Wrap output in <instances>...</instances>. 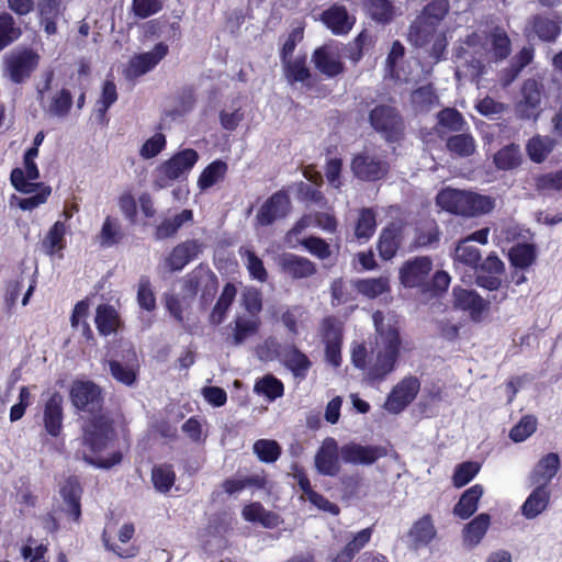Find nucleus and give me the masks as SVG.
I'll list each match as a JSON object with an SVG mask.
<instances>
[{
  "label": "nucleus",
  "instance_id": "f257e3e1",
  "mask_svg": "<svg viewBox=\"0 0 562 562\" xmlns=\"http://www.w3.org/2000/svg\"><path fill=\"white\" fill-rule=\"evenodd\" d=\"M71 405L90 416L82 425V443L89 450L83 460L98 469L109 470L123 461V453L113 450L108 456L102 452L116 439L114 419L104 408L103 389L92 380L76 379L69 390Z\"/></svg>",
  "mask_w": 562,
  "mask_h": 562
},
{
  "label": "nucleus",
  "instance_id": "f03ea898",
  "mask_svg": "<svg viewBox=\"0 0 562 562\" xmlns=\"http://www.w3.org/2000/svg\"><path fill=\"white\" fill-rule=\"evenodd\" d=\"M383 321V313L376 311L373 314L376 335L370 350L363 342L355 344L351 348V363L363 371L364 379L370 384L383 382L396 369L401 356L400 329L396 323L385 325Z\"/></svg>",
  "mask_w": 562,
  "mask_h": 562
},
{
  "label": "nucleus",
  "instance_id": "7ed1b4c3",
  "mask_svg": "<svg viewBox=\"0 0 562 562\" xmlns=\"http://www.w3.org/2000/svg\"><path fill=\"white\" fill-rule=\"evenodd\" d=\"M436 203L441 210L464 217L487 214L495 206L488 195L452 188L442 189L436 196Z\"/></svg>",
  "mask_w": 562,
  "mask_h": 562
},
{
  "label": "nucleus",
  "instance_id": "20e7f679",
  "mask_svg": "<svg viewBox=\"0 0 562 562\" xmlns=\"http://www.w3.org/2000/svg\"><path fill=\"white\" fill-rule=\"evenodd\" d=\"M371 127L390 144L400 143L405 138L406 124L401 111L386 103L376 104L368 116Z\"/></svg>",
  "mask_w": 562,
  "mask_h": 562
},
{
  "label": "nucleus",
  "instance_id": "39448f33",
  "mask_svg": "<svg viewBox=\"0 0 562 562\" xmlns=\"http://www.w3.org/2000/svg\"><path fill=\"white\" fill-rule=\"evenodd\" d=\"M218 288V279L205 263L198 265L183 279V292L191 299L200 292L201 304L207 305L213 301Z\"/></svg>",
  "mask_w": 562,
  "mask_h": 562
},
{
  "label": "nucleus",
  "instance_id": "423d86ee",
  "mask_svg": "<svg viewBox=\"0 0 562 562\" xmlns=\"http://www.w3.org/2000/svg\"><path fill=\"white\" fill-rule=\"evenodd\" d=\"M199 160V154L193 148H186L173 154L157 168L156 184L166 188L172 181L188 175Z\"/></svg>",
  "mask_w": 562,
  "mask_h": 562
},
{
  "label": "nucleus",
  "instance_id": "0eeeda50",
  "mask_svg": "<svg viewBox=\"0 0 562 562\" xmlns=\"http://www.w3.org/2000/svg\"><path fill=\"white\" fill-rule=\"evenodd\" d=\"M40 55L31 48H24L5 59L9 79L16 85L26 81L38 67Z\"/></svg>",
  "mask_w": 562,
  "mask_h": 562
},
{
  "label": "nucleus",
  "instance_id": "6e6552de",
  "mask_svg": "<svg viewBox=\"0 0 562 562\" xmlns=\"http://www.w3.org/2000/svg\"><path fill=\"white\" fill-rule=\"evenodd\" d=\"M292 204L289 193L281 189L272 193L259 207L256 222L260 226H270L276 221L282 220L291 212Z\"/></svg>",
  "mask_w": 562,
  "mask_h": 562
},
{
  "label": "nucleus",
  "instance_id": "1a4fd4ad",
  "mask_svg": "<svg viewBox=\"0 0 562 562\" xmlns=\"http://www.w3.org/2000/svg\"><path fill=\"white\" fill-rule=\"evenodd\" d=\"M350 167L357 179L367 182L381 180L389 172V164L385 160L368 153L356 154Z\"/></svg>",
  "mask_w": 562,
  "mask_h": 562
},
{
  "label": "nucleus",
  "instance_id": "9d476101",
  "mask_svg": "<svg viewBox=\"0 0 562 562\" xmlns=\"http://www.w3.org/2000/svg\"><path fill=\"white\" fill-rule=\"evenodd\" d=\"M387 456L384 446L367 445L350 441L340 447V458L345 463L355 465H372L379 459Z\"/></svg>",
  "mask_w": 562,
  "mask_h": 562
},
{
  "label": "nucleus",
  "instance_id": "9b49d317",
  "mask_svg": "<svg viewBox=\"0 0 562 562\" xmlns=\"http://www.w3.org/2000/svg\"><path fill=\"white\" fill-rule=\"evenodd\" d=\"M419 390L420 382L416 376H405L387 395L385 409L392 414L403 412L416 398Z\"/></svg>",
  "mask_w": 562,
  "mask_h": 562
},
{
  "label": "nucleus",
  "instance_id": "f8f14e48",
  "mask_svg": "<svg viewBox=\"0 0 562 562\" xmlns=\"http://www.w3.org/2000/svg\"><path fill=\"white\" fill-rule=\"evenodd\" d=\"M432 270V260L428 256H418L405 261L400 268V280L405 288H425Z\"/></svg>",
  "mask_w": 562,
  "mask_h": 562
},
{
  "label": "nucleus",
  "instance_id": "ddd939ff",
  "mask_svg": "<svg viewBox=\"0 0 562 562\" xmlns=\"http://www.w3.org/2000/svg\"><path fill=\"white\" fill-rule=\"evenodd\" d=\"M521 101L518 109L522 117L537 120L541 112L542 99L546 97L544 85L533 78L526 79L521 87Z\"/></svg>",
  "mask_w": 562,
  "mask_h": 562
},
{
  "label": "nucleus",
  "instance_id": "4468645a",
  "mask_svg": "<svg viewBox=\"0 0 562 562\" xmlns=\"http://www.w3.org/2000/svg\"><path fill=\"white\" fill-rule=\"evenodd\" d=\"M64 397L55 391L44 403L43 408V427L52 438H57L61 435L64 429Z\"/></svg>",
  "mask_w": 562,
  "mask_h": 562
},
{
  "label": "nucleus",
  "instance_id": "2eb2a0df",
  "mask_svg": "<svg viewBox=\"0 0 562 562\" xmlns=\"http://www.w3.org/2000/svg\"><path fill=\"white\" fill-rule=\"evenodd\" d=\"M340 448L336 439L326 438L315 456V467L319 474L336 476L340 471Z\"/></svg>",
  "mask_w": 562,
  "mask_h": 562
},
{
  "label": "nucleus",
  "instance_id": "dca6fc26",
  "mask_svg": "<svg viewBox=\"0 0 562 562\" xmlns=\"http://www.w3.org/2000/svg\"><path fill=\"white\" fill-rule=\"evenodd\" d=\"M168 45L157 43L150 52L137 54L130 60L127 72L131 77H140L153 70L168 55Z\"/></svg>",
  "mask_w": 562,
  "mask_h": 562
},
{
  "label": "nucleus",
  "instance_id": "f3484780",
  "mask_svg": "<svg viewBox=\"0 0 562 562\" xmlns=\"http://www.w3.org/2000/svg\"><path fill=\"white\" fill-rule=\"evenodd\" d=\"M280 271L294 280L306 279L317 272L316 265L306 257L285 252L279 257Z\"/></svg>",
  "mask_w": 562,
  "mask_h": 562
},
{
  "label": "nucleus",
  "instance_id": "a211bd4d",
  "mask_svg": "<svg viewBox=\"0 0 562 562\" xmlns=\"http://www.w3.org/2000/svg\"><path fill=\"white\" fill-rule=\"evenodd\" d=\"M321 21L334 35L348 34L356 23L345 5L334 3L321 14Z\"/></svg>",
  "mask_w": 562,
  "mask_h": 562
},
{
  "label": "nucleus",
  "instance_id": "6ab92c4d",
  "mask_svg": "<svg viewBox=\"0 0 562 562\" xmlns=\"http://www.w3.org/2000/svg\"><path fill=\"white\" fill-rule=\"evenodd\" d=\"M454 307L469 312L473 321H480L482 314L490 308L491 301L483 299L474 290L453 289Z\"/></svg>",
  "mask_w": 562,
  "mask_h": 562
},
{
  "label": "nucleus",
  "instance_id": "aec40b11",
  "mask_svg": "<svg viewBox=\"0 0 562 562\" xmlns=\"http://www.w3.org/2000/svg\"><path fill=\"white\" fill-rule=\"evenodd\" d=\"M282 366L291 372L293 378L305 380L313 367L312 360L295 344L284 345Z\"/></svg>",
  "mask_w": 562,
  "mask_h": 562
},
{
  "label": "nucleus",
  "instance_id": "412c9836",
  "mask_svg": "<svg viewBox=\"0 0 562 562\" xmlns=\"http://www.w3.org/2000/svg\"><path fill=\"white\" fill-rule=\"evenodd\" d=\"M202 251V245L196 239H188L175 246L166 258V267L171 271H180Z\"/></svg>",
  "mask_w": 562,
  "mask_h": 562
},
{
  "label": "nucleus",
  "instance_id": "4be33fe9",
  "mask_svg": "<svg viewBox=\"0 0 562 562\" xmlns=\"http://www.w3.org/2000/svg\"><path fill=\"white\" fill-rule=\"evenodd\" d=\"M312 61L315 68L327 78H335L345 71V65L329 45H322L314 49Z\"/></svg>",
  "mask_w": 562,
  "mask_h": 562
},
{
  "label": "nucleus",
  "instance_id": "5701e85b",
  "mask_svg": "<svg viewBox=\"0 0 562 562\" xmlns=\"http://www.w3.org/2000/svg\"><path fill=\"white\" fill-rule=\"evenodd\" d=\"M561 19L559 15L535 14L529 24L538 38L546 43H553L561 34Z\"/></svg>",
  "mask_w": 562,
  "mask_h": 562
},
{
  "label": "nucleus",
  "instance_id": "b1692460",
  "mask_svg": "<svg viewBox=\"0 0 562 562\" xmlns=\"http://www.w3.org/2000/svg\"><path fill=\"white\" fill-rule=\"evenodd\" d=\"M373 531V526H370L353 533L342 549L328 558V562H352L356 555L371 541Z\"/></svg>",
  "mask_w": 562,
  "mask_h": 562
},
{
  "label": "nucleus",
  "instance_id": "393cba45",
  "mask_svg": "<svg viewBox=\"0 0 562 562\" xmlns=\"http://www.w3.org/2000/svg\"><path fill=\"white\" fill-rule=\"evenodd\" d=\"M403 241V228L401 225L391 223L385 226L379 236L378 251L383 260H391L397 254Z\"/></svg>",
  "mask_w": 562,
  "mask_h": 562
},
{
  "label": "nucleus",
  "instance_id": "a878e982",
  "mask_svg": "<svg viewBox=\"0 0 562 562\" xmlns=\"http://www.w3.org/2000/svg\"><path fill=\"white\" fill-rule=\"evenodd\" d=\"M437 535L436 527L430 514H426L412 525L407 532L411 547L415 550L427 547Z\"/></svg>",
  "mask_w": 562,
  "mask_h": 562
},
{
  "label": "nucleus",
  "instance_id": "bb28decb",
  "mask_svg": "<svg viewBox=\"0 0 562 562\" xmlns=\"http://www.w3.org/2000/svg\"><path fill=\"white\" fill-rule=\"evenodd\" d=\"M551 499L550 486L535 485L520 507L521 515L526 519H535L549 506Z\"/></svg>",
  "mask_w": 562,
  "mask_h": 562
},
{
  "label": "nucleus",
  "instance_id": "cd10ccee",
  "mask_svg": "<svg viewBox=\"0 0 562 562\" xmlns=\"http://www.w3.org/2000/svg\"><path fill=\"white\" fill-rule=\"evenodd\" d=\"M560 469V457L555 452L543 456L530 474L532 485L550 486L552 479Z\"/></svg>",
  "mask_w": 562,
  "mask_h": 562
},
{
  "label": "nucleus",
  "instance_id": "c85d7f7f",
  "mask_svg": "<svg viewBox=\"0 0 562 562\" xmlns=\"http://www.w3.org/2000/svg\"><path fill=\"white\" fill-rule=\"evenodd\" d=\"M108 364L112 378L119 383L132 386L137 382L139 364L134 350L131 352V358L127 363L124 364L117 360H110Z\"/></svg>",
  "mask_w": 562,
  "mask_h": 562
},
{
  "label": "nucleus",
  "instance_id": "c756f323",
  "mask_svg": "<svg viewBox=\"0 0 562 562\" xmlns=\"http://www.w3.org/2000/svg\"><path fill=\"white\" fill-rule=\"evenodd\" d=\"M484 490L481 484H474L465 490L458 503L453 507L454 516L462 520L469 519L477 510L479 502L483 496Z\"/></svg>",
  "mask_w": 562,
  "mask_h": 562
},
{
  "label": "nucleus",
  "instance_id": "7c9ffc66",
  "mask_svg": "<svg viewBox=\"0 0 562 562\" xmlns=\"http://www.w3.org/2000/svg\"><path fill=\"white\" fill-rule=\"evenodd\" d=\"M283 72L290 85L297 82L304 83L307 88H312V72L307 66L306 56H297L289 60L282 61Z\"/></svg>",
  "mask_w": 562,
  "mask_h": 562
},
{
  "label": "nucleus",
  "instance_id": "2f4dec72",
  "mask_svg": "<svg viewBox=\"0 0 562 562\" xmlns=\"http://www.w3.org/2000/svg\"><path fill=\"white\" fill-rule=\"evenodd\" d=\"M25 170L14 168L11 171L10 180L14 189L22 193H31L35 190L36 184L27 180H37L40 171L34 160H23Z\"/></svg>",
  "mask_w": 562,
  "mask_h": 562
},
{
  "label": "nucleus",
  "instance_id": "473e14b6",
  "mask_svg": "<svg viewBox=\"0 0 562 562\" xmlns=\"http://www.w3.org/2000/svg\"><path fill=\"white\" fill-rule=\"evenodd\" d=\"M237 294V289L234 283L227 282L217 299L214 307L212 308L209 322L214 326L221 325L226 318L227 312L233 305Z\"/></svg>",
  "mask_w": 562,
  "mask_h": 562
},
{
  "label": "nucleus",
  "instance_id": "72a5a7b5",
  "mask_svg": "<svg viewBox=\"0 0 562 562\" xmlns=\"http://www.w3.org/2000/svg\"><path fill=\"white\" fill-rule=\"evenodd\" d=\"M40 25L50 36L57 33V21L61 15L60 0H42L38 4Z\"/></svg>",
  "mask_w": 562,
  "mask_h": 562
},
{
  "label": "nucleus",
  "instance_id": "f704fd0d",
  "mask_svg": "<svg viewBox=\"0 0 562 562\" xmlns=\"http://www.w3.org/2000/svg\"><path fill=\"white\" fill-rule=\"evenodd\" d=\"M498 170L509 171L517 169L522 162V154L518 144L510 143L498 149L493 157Z\"/></svg>",
  "mask_w": 562,
  "mask_h": 562
},
{
  "label": "nucleus",
  "instance_id": "c9c22d12",
  "mask_svg": "<svg viewBox=\"0 0 562 562\" xmlns=\"http://www.w3.org/2000/svg\"><path fill=\"white\" fill-rule=\"evenodd\" d=\"M94 323L101 336H110L120 327L116 310L110 304H100L95 311Z\"/></svg>",
  "mask_w": 562,
  "mask_h": 562
},
{
  "label": "nucleus",
  "instance_id": "e433bc0d",
  "mask_svg": "<svg viewBox=\"0 0 562 562\" xmlns=\"http://www.w3.org/2000/svg\"><path fill=\"white\" fill-rule=\"evenodd\" d=\"M228 165L222 160L216 159L210 162L200 173L198 178V187L201 191H205L220 181H223L227 175Z\"/></svg>",
  "mask_w": 562,
  "mask_h": 562
},
{
  "label": "nucleus",
  "instance_id": "4c0bfd02",
  "mask_svg": "<svg viewBox=\"0 0 562 562\" xmlns=\"http://www.w3.org/2000/svg\"><path fill=\"white\" fill-rule=\"evenodd\" d=\"M176 472L170 463L156 464L150 472V480L155 490L168 494L176 483Z\"/></svg>",
  "mask_w": 562,
  "mask_h": 562
},
{
  "label": "nucleus",
  "instance_id": "58836bf2",
  "mask_svg": "<svg viewBox=\"0 0 562 562\" xmlns=\"http://www.w3.org/2000/svg\"><path fill=\"white\" fill-rule=\"evenodd\" d=\"M491 525V516L486 513H482L474 517L463 528V540L471 547H474L481 542Z\"/></svg>",
  "mask_w": 562,
  "mask_h": 562
},
{
  "label": "nucleus",
  "instance_id": "ea45409f",
  "mask_svg": "<svg viewBox=\"0 0 562 562\" xmlns=\"http://www.w3.org/2000/svg\"><path fill=\"white\" fill-rule=\"evenodd\" d=\"M331 304L334 306L344 305L356 301L358 289L356 280L335 279L330 284Z\"/></svg>",
  "mask_w": 562,
  "mask_h": 562
},
{
  "label": "nucleus",
  "instance_id": "a19ab883",
  "mask_svg": "<svg viewBox=\"0 0 562 562\" xmlns=\"http://www.w3.org/2000/svg\"><path fill=\"white\" fill-rule=\"evenodd\" d=\"M447 149L458 157H470L476 149V143L473 135L469 132H459L446 140Z\"/></svg>",
  "mask_w": 562,
  "mask_h": 562
},
{
  "label": "nucleus",
  "instance_id": "79ce46f5",
  "mask_svg": "<svg viewBox=\"0 0 562 562\" xmlns=\"http://www.w3.org/2000/svg\"><path fill=\"white\" fill-rule=\"evenodd\" d=\"M66 224L57 221L49 228L46 236L42 240V248L45 254L53 256L66 248Z\"/></svg>",
  "mask_w": 562,
  "mask_h": 562
},
{
  "label": "nucleus",
  "instance_id": "37998d69",
  "mask_svg": "<svg viewBox=\"0 0 562 562\" xmlns=\"http://www.w3.org/2000/svg\"><path fill=\"white\" fill-rule=\"evenodd\" d=\"M192 220L193 212L189 209H184L175 216L165 218L156 227V236L160 239L169 238L173 236L184 223L191 222Z\"/></svg>",
  "mask_w": 562,
  "mask_h": 562
},
{
  "label": "nucleus",
  "instance_id": "c03bdc74",
  "mask_svg": "<svg viewBox=\"0 0 562 562\" xmlns=\"http://www.w3.org/2000/svg\"><path fill=\"white\" fill-rule=\"evenodd\" d=\"M358 294L375 299L391 291L389 279L385 277L356 279Z\"/></svg>",
  "mask_w": 562,
  "mask_h": 562
},
{
  "label": "nucleus",
  "instance_id": "a18cd8bd",
  "mask_svg": "<svg viewBox=\"0 0 562 562\" xmlns=\"http://www.w3.org/2000/svg\"><path fill=\"white\" fill-rule=\"evenodd\" d=\"M376 229L375 212L370 207H363L359 211V216L355 225V236L358 240H369Z\"/></svg>",
  "mask_w": 562,
  "mask_h": 562
},
{
  "label": "nucleus",
  "instance_id": "49530a36",
  "mask_svg": "<svg viewBox=\"0 0 562 562\" xmlns=\"http://www.w3.org/2000/svg\"><path fill=\"white\" fill-rule=\"evenodd\" d=\"M319 336L324 345L342 342L344 324L334 315L325 316L319 324Z\"/></svg>",
  "mask_w": 562,
  "mask_h": 562
},
{
  "label": "nucleus",
  "instance_id": "de8ad7c7",
  "mask_svg": "<svg viewBox=\"0 0 562 562\" xmlns=\"http://www.w3.org/2000/svg\"><path fill=\"white\" fill-rule=\"evenodd\" d=\"M260 325L261 322L259 318L247 319L245 317L237 316L234 319L232 344L235 346L241 345L247 338L258 333Z\"/></svg>",
  "mask_w": 562,
  "mask_h": 562
},
{
  "label": "nucleus",
  "instance_id": "09e8293b",
  "mask_svg": "<svg viewBox=\"0 0 562 562\" xmlns=\"http://www.w3.org/2000/svg\"><path fill=\"white\" fill-rule=\"evenodd\" d=\"M22 30L16 25L13 16L8 12L0 13V50L18 41Z\"/></svg>",
  "mask_w": 562,
  "mask_h": 562
},
{
  "label": "nucleus",
  "instance_id": "8fccbe9b",
  "mask_svg": "<svg viewBox=\"0 0 562 562\" xmlns=\"http://www.w3.org/2000/svg\"><path fill=\"white\" fill-rule=\"evenodd\" d=\"M437 25L417 16L416 21L411 25L409 37L413 44L417 47H424L434 38Z\"/></svg>",
  "mask_w": 562,
  "mask_h": 562
},
{
  "label": "nucleus",
  "instance_id": "3c124183",
  "mask_svg": "<svg viewBox=\"0 0 562 562\" xmlns=\"http://www.w3.org/2000/svg\"><path fill=\"white\" fill-rule=\"evenodd\" d=\"M536 248L532 244H518L509 251V260L516 269L525 270L536 261Z\"/></svg>",
  "mask_w": 562,
  "mask_h": 562
},
{
  "label": "nucleus",
  "instance_id": "603ef678",
  "mask_svg": "<svg viewBox=\"0 0 562 562\" xmlns=\"http://www.w3.org/2000/svg\"><path fill=\"white\" fill-rule=\"evenodd\" d=\"M438 125L448 132H463L468 123L463 115L454 108H445L437 114Z\"/></svg>",
  "mask_w": 562,
  "mask_h": 562
},
{
  "label": "nucleus",
  "instance_id": "864d4df0",
  "mask_svg": "<svg viewBox=\"0 0 562 562\" xmlns=\"http://www.w3.org/2000/svg\"><path fill=\"white\" fill-rule=\"evenodd\" d=\"M124 237L117 218L106 216L99 233L100 244L103 247L117 245Z\"/></svg>",
  "mask_w": 562,
  "mask_h": 562
},
{
  "label": "nucleus",
  "instance_id": "5fc2aeb1",
  "mask_svg": "<svg viewBox=\"0 0 562 562\" xmlns=\"http://www.w3.org/2000/svg\"><path fill=\"white\" fill-rule=\"evenodd\" d=\"M267 480L262 475L254 474L243 479H226L222 483L224 492L228 495H233L241 492L248 486H255L258 488H265Z\"/></svg>",
  "mask_w": 562,
  "mask_h": 562
},
{
  "label": "nucleus",
  "instance_id": "6e6d98bb",
  "mask_svg": "<svg viewBox=\"0 0 562 562\" xmlns=\"http://www.w3.org/2000/svg\"><path fill=\"white\" fill-rule=\"evenodd\" d=\"M491 49L493 57L496 61L506 59L512 52V43L507 33L501 29L495 27L490 34Z\"/></svg>",
  "mask_w": 562,
  "mask_h": 562
},
{
  "label": "nucleus",
  "instance_id": "4d7b16f0",
  "mask_svg": "<svg viewBox=\"0 0 562 562\" xmlns=\"http://www.w3.org/2000/svg\"><path fill=\"white\" fill-rule=\"evenodd\" d=\"M552 147V142L548 137L536 135L528 139L526 151L531 161L540 164L547 159Z\"/></svg>",
  "mask_w": 562,
  "mask_h": 562
},
{
  "label": "nucleus",
  "instance_id": "13d9d810",
  "mask_svg": "<svg viewBox=\"0 0 562 562\" xmlns=\"http://www.w3.org/2000/svg\"><path fill=\"white\" fill-rule=\"evenodd\" d=\"M449 11L450 3L448 0H430L423 8L418 18L438 26L445 20Z\"/></svg>",
  "mask_w": 562,
  "mask_h": 562
},
{
  "label": "nucleus",
  "instance_id": "bf43d9fd",
  "mask_svg": "<svg viewBox=\"0 0 562 562\" xmlns=\"http://www.w3.org/2000/svg\"><path fill=\"white\" fill-rule=\"evenodd\" d=\"M367 10L372 20L387 24L394 16V7L391 0H364Z\"/></svg>",
  "mask_w": 562,
  "mask_h": 562
},
{
  "label": "nucleus",
  "instance_id": "052dcab7",
  "mask_svg": "<svg viewBox=\"0 0 562 562\" xmlns=\"http://www.w3.org/2000/svg\"><path fill=\"white\" fill-rule=\"evenodd\" d=\"M254 453L265 463L276 462L281 453V446L273 439H258L252 446Z\"/></svg>",
  "mask_w": 562,
  "mask_h": 562
},
{
  "label": "nucleus",
  "instance_id": "680f3d73",
  "mask_svg": "<svg viewBox=\"0 0 562 562\" xmlns=\"http://www.w3.org/2000/svg\"><path fill=\"white\" fill-rule=\"evenodd\" d=\"M255 391L265 395L268 400L274 401L284 394L283 382L272 374H267L255 384Z\"/></svg>",
  "mask_w": 562,
  "mask_h": 562
},
{
  "label": "nucleus",
  "instance_id": "e2e57ef3",
  "mask_svg": "<svg viewBox=\"0 0 562 562\" xmlns=\"http://www.w3.org/2000/svg\"><path fill=\"white\" fill-rule=\"evenodd\" d=\"M454 259L472 269H477L481 261V251L463 238L454 249Z\"/></svg>",
  "mask_w": 562,
  "mask_h": 562
},
{
  "label": "nucleus",
  "instance_id": "0e129e2a",
  "mask_svg": "<svg viewBox=\"0 0 562 562\" xmlns=\"http://www.w3.org/2000/svg\"><path fill=\"white\" fill-rule=\"evenodd\" d=\"M481 465L475 461H464L459 463L452 474V484L457 488H461L469 484L480 472Z\"/></svg>",
  "mask_w": 562,
  "mask_h": 562
},
{
  "label": "nucleus",
  "instance_id": "69168bd1",
  "mask_svg": "<svg viewBox=\"0 0 562 562\" xmlns=\"http://www.w3.org/2000/svg\"><path fill=\"white\" fill-rule=\"evenodd\" d=\"M411 101L419 110H428L438 102V95L432 83L418 87L413 90Z\"/></svg>",
  "mask_w": 562,
  "mask_h": 562
},
{
  "label": "nucleus",
  "instance_id": "338daca9",
  "mask_svg": "<svg viewBox=\"0 0 562 562\" xmlns=\"http://www.w3.org/2000/svg\"><path fill=\"white\" fill-rule=\"evenodd\" d=\"M257 353L263 361L279 360L281 362L284 353V346L276 337L270 336L257 347Z\"/></svg>",
  "mask_w": 562,
  "mask_h": 562
},
{
  "label": "nucleus",
  "instance_id": "774afa93",
  "mask_svg": "<svg viewBox=\"0 0 562 562\" xmlns=\"http://www.w3.org/2000/svg\"><path fill=\"white\" fill-rule=\"evenodd\" d=\"M537 429V419L532 415H525L510 429L509 438L514 442H522L530 437Z\"/></svg>",
  "mask_w": 562,
  "mask_h": 562
}]
</instances>
